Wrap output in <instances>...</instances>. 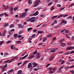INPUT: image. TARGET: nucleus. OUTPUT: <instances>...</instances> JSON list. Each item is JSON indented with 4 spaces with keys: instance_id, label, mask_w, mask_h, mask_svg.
Segmentation results:
<instances>
[{
    "instance_id": "f257e3e1",
    "label": "nucleus",
    "mask_w": 74,
    "mask_h": 74,
    "mask_svg": "<svg viewBox=\"0 0 74 74\" xmlns=\"http://www.w3.org/2000/svg\"><path fill=\"white\" fill-rule=\"evenodd\" d=\"M39 3H40V0H37L35 1L34 3L36 4L33 6V7H36L37 5H39Z\"/></svg>"
},
{
    "instance_id": "f03ea898",
    "label": "nucleus",
    "mask_w": 74,
    "mask_h": 74,
    "mask_svg": "<svg viewBox=\"0 0 74 74\" xmlns=\"http://www.w3.org/2000/svg\"><path fill=\"white\" fill-rule=\"evenodd\" d=\"M27 14V13L26 12H23L22 15H21L19 17V18H23V17H25V15H26Z\"/></svg>"
},
{
    "instance_id": "7ed1b4c3",
    "label": "nucleus",
    "mask_w": 74,
    "mask_h": 74,
    "mask_svg": "<svg viewBox=\"0 0 74 74\" xmlns=\"http://www.w3.org/2000/svg\"><path fill=\"white\" fill-rule=\"evenodd\" d=\"M36 19V17H31L30 19H29L28 20H27V22H29L30 21H31L32 20H33V19Z\"/></svg>"
},
{
    "instance_id": "20e7f679",
    "label": "nucleus",
    "mask_w": 74,
    "mask_h": 74,
    "mask_svg": "<svg viewBox=\"0 0 74 74\" xmlns=\"http://www.w3.org/2000/svg\"><path fill=\"white\" fill-rule=\"evenodd\" d=\"M36 59H38L40 57V53H38L36 55Z\"/></svg>"
},
{
    "instance_id": "39448f33",
    "label": "nucleus",
    "mask_w": 74,
    "mask_h": 74,
    "mask_svg": "<svg viewBox=\"0 0 74 74\" xmlns=\"http://www.w3.org/2000/svg\"><path fill=\"white\" fill-rule=\"evenodd\" d=\"M58 48H55L53 49V50H51L50 51V52H52V53H53V52H55V51H56V50H58Z\"/></svg>"
},
{
    "instance_id": "423d86ee",
    "label": "nucleus",
    "mask_w": 74,
    "mask_h": 74,
    "mask_svg": "<svg viewBox=\"0 0 74 74\" xmlns=\"http://www.w3.org/2000/svg\"><path fill=\"white\" fill-rule=\"evenodd\" d=\"M67 21H65L64 20H63L62 22L60 24H63V23H64V24H67Z\"/></svg>"
},
{
    "instance_id": "0eeeda50",
    "label": "nucleus",
    "mask_w": 74,
    "mask_h": 74,
    "mask_svg": "<svg viewBox=\"0 0 74 74\" xmlns=\"http://www.w3.org/2000/svg\"><path fill=\"white\" fill-rule=\"evenodd\" d=\"M32 63H30L28 65L27 67L28 69H30V68H31L32 67Z\"/></svg>"
},
{
    "instance_id": "6e6552de",
    "label": "nucleus",
    "mask_w": 74,
    "mask_h": 74,
    "mask_svg": "<svg viewBox=\"0 0 74 74\" xmlns=\"http://www.w3.org/2000/svg\"><path fill=\"white\" fill-rule=\"evenodd\" d=\"M64 67V66H63V65L59 69V72H57V73H62V72H60L61 71V70L63 69Z\"/></svg>"
},
{
    "instance_id": "1a4fd4ad",
    "label": "nucleus",
    "mask_w": 74,
    "mask_h": 74,
    "mask_svg": "<svg viewBox=\"0 0 74 74\" xmlns=\"http://www.w3.org/2000/svg\"><path fill=\"white\" fill-rule=\"evenodd\" d=\"M32 65H34L33 67H36L38 65V64H36V62H33L32 63Z\"/></svg>"
},
{
    "instance_id": "9d476101",
    "label": "nucleus",
    "mask_w": 74,
    "mask_h": 74,
    "mask_svg": "<svg viewBox=\"0 0 74 74\" xmlns=\"http://www.w3.org/2000/svg\"><path fill=\"white\" fill-rule=\"evenodd\" d=\"M61 46L62 47H65V46H66V44L65 43H62L61 44Z\"/></svg>"
},
{
    "instance_id": "9b49d317",
    "label": "nucleus",
    "mask_w": 74,
    "mask_h": 74,
    "mask_svg": "<svg viewBox=\"0 0 74 74\" xmlns=\"http://www.w3.org/2000/svg\"><path fill=\"white\" fill-rule=\"evenodd\" d=\"M7 67V64H6L5 66H4L3 68L2 69V70H4L5 68H6V67Z\"/></svg>"
},
{
    "instance_id": "f8f14e48",
    "label": "nucleus",
    "mask_w": 74,
    "mask_h": 74,
    "mask_svg": "<svg viewBox=\"0 0 74 74\" xmlns=\"http://www.w3.org/2000/svg\"><path fill=\"white\" fill-rule=\"evenodd\" d=\"M18 27L19 28H23V27L21 24H20L18 25Z\"/></svg>"
},
{
    "instance_id": "ddd939ff",
    "label": "nucleus",
    "mask_w": 74,
    "mask_h": 74,
    "mask_svg": "<svg viewBox=\"0 0 74 74\" xmlns=\"http://www.w3.org/2000/svg\"><path fill=\"white\" fill-rule=\"evenodd\" d=\"M38 34H42V33H43L44 32L43 31H38Z\"/></svg>"
},
{
    "instance_id": "4468645a",
    "label": "nucleus",
    "mask_w": 74,
    "mask_h": 74,
    "mask_svg": "<svg viewBox=\"0 0 74 74\" xmlns=\"http://www.w3.org/2000/svg\"><path fill=\"white\" fill-rule=\"evenodd\" d=\"M22 73V71L21 70H20L18 71L17 74H22L21 73Z\"/></svg>"
},
{
    "instance_id": "2eb2a0df",
    "label": "nucleus",
    "mask_w": 74,
    "mask_h": 74,
    "mask_svg": "<svg viewBox=\"0 0 74 74\" xmlns=\"http://www.w3.org/2000/svg\"><path fill=\"white\" fill-rule=\"evenodd\" d=\"M38 11H36L35 13L34 14V16H36L38 15Z\"/></svg>"
},
{
    "instance_id": "dca6fc26",
    "label": "nucleus",
    "mask_w": 74,
    "mask_h": 74,
    "mask_svg": "<svg viewBox=\"0 0 74 74\" xmlns=\"http://www.w3.org/2000/svg\"><path fill=\"white\" fill-rule=\"evenodd\" d=\"M66 51H69V50H71V49H72L71 48V47H69L67 48L66 49Z\"/></svg>"
},
{
    "instance_id": "f3484780",
    "label": "nucleus",
    "mask_w": 74,
    "mask_h": 74,
    "mask_svg": "<svg viewBox=\"0 0 74 74\" xmlns=\"http://www.w3.org/2000/svg\"><path fill=\"white\" fill-rule=\"evenodd\" d=\"M14 27V24H11L9 26L10 28H12Z\"/></svg>"
},
{
    "instance_id": "a211bd4d",
    "label": "nucleus",
    "mask_w": 74,
    "mask_h": 74,
    "mask_svg": "<svg viewBox=\"0 0 74 74\" xmlns=\"http://www.w3.org/2000/svg\"><path fill=\"white\" fill-rule=\"evenodd\" d=\"M27 56H28V54H27L22 58L21 59L22 60H23V59H25V58H26V57H27Z\"/></svg>"
},
{
    "instance_id": "6ab92c4d",
    "label": "nucleus",
    "mask_w": 74,
    "mask_h": 74,
    "mask_svg": "<svg viewBox=\"0 0 74 74\" xmlns=\"http://www.w3.org/2000/svg\"><path fill=\"white\" fill-rule=\"evenodd\" d=\"M6 33H7V30L5 29L4 30V33L3 34V37H4V36H5V34Z\"/></svg>"
},
{
    "instance_id": "aec40b11",
    "label": "nucleus",
    "mask_w": 74,
    "mask_h": 74,
    "mask_svg": "<svg viewBox=\"0 0 74 74\" xmlns=\"http://www.w3.org/2000/svg\"><path fill=\"white\" fill-rule=\"evenodd\" d=\"M70 69V67L67 66L65 68V70H68V69Z\"/></svg>"
},
{
    "instance_id": "412c9836",
    "label": "nucleus",
    "mask_w": 74,
    "mask_h": 74,
    "mask_svg": "<svg viewBox=\"0 0 74 74\" xmlns=\"http://www.w3.org/2000/svg\"><path fill=\"white\" fill-rule=\"evenodd\" d=\"M5 14H6V13L5 12L1 14L0 15V17H1V16H3Z\"/></svg>"
},
{
    "instance_id": "4be33fe9",
    "label": "nucleus",
    "mask_w": 74,
    "mask_h": 74,
    "mask_svg": "<svg viewBox=\"0 0 74 74\" xmlns=\"http://www.w3.org/2000/svg\"><path fill=\"white\" fill-rule=\"evenodd\" d=\"M57 16H54L51 17V19H53L54 18H57Z\"/></svg>"
},
{
    "instance_id": "5701e85b",
    "label": "nucleus",
    "mask_w": 74,
    "mask_h": 74,
    "mask_svg": "<svg viewBox=\"0 0 74 74\" xmlns=\"http://www.w3.org/2000/svg\"><path fill=\"white\" fill-rule=\"evenodd\" d=\"M3 26L4 27H6V26H8V23L5 24Z\"/></svg>"
},
{
    "instance_id": "b1692460",
    "label": "nucleus",
    "mask_w": 74,
    "mask_h": 74,
    "mask_svg": "<svg viewBox=\"0 0 74 74\" xmlns=\"http://www.w3.org/2000/svg\"><path fill=\"white\" fill-rule=\"evenodd\" d=\"M32 29H33V28H32V27L29 28L27 29V31L28 32H29V31L30 30H32Z\"/></svg>"
},
{
    "instance_id": "393cba45",
    "label": "nucleus",
    "mask_w": 74,
    "mask_h": 74,
    "mask_svg": "<svg viewBox=\"0 0 74 74\" xmlns=\"http://www.w3.org/2000/svg\"><path fill=\"white\" fill-rule=\"evenodd\" d=\"M73 5H74V3H73L72 4H71L69 7V8H70V7H72V6H73Z\"/></svg>"
},
{
    "instance_id": "a878e982",
    "label": "nucleus",
    "mask_w": 74,
    "mask_h": 74,
    "mask_svg": "<svg viewBox=\"0 0 74 74\" xmlns=\"http://www.w3.org/2000/svg\"><path fill=\"white\" fill-rule=\"evenodd\" d=\"M17 58H18V57H17V56H15L12 58V60H14V59H17Z\"/></svg>"
},
{
    "instance_id": "bb28decb",
    "label": "nucleus",
    "mask_w": 74,
    "mask_h": 74,
    "mask_svg": "<svg viewBox=\"0 0 74 74\" xmlns=\"http://www.w3.org/2000/svg\"><path fill=\"white\" fill-rule=\"evenodd\" d=\"M65 32L66 33H69V32H70V31H69V30H67L65 31Z\"/></svg>"
},
{
    "instance_id": "cd10ccee",
    "label": "nucleus",
    "mask_w": 74,
    "mask_h": 74,
    "mask_svg": "<svg viewBox=\"0 0 74 74\" xmlns=\"http://www.w3.org/2000/svg\"><path fill=\"white\" fill-rule=\"evenodd\" d=\"M22 33H23V31L22 30H21L20 31V32H19L18 34H22Z\"/></svg>"
},
{
    "instance_id": "c85d7f7f",
    "label": "nucleus",
    "mask_w": 74,
    "mask_h": 74,
    "mask_svg": "<svg viewBox=\"0 0 74 74\" xmlns=\"http://www.w3.org/2000/svg\"><path fill=\"white\" fill-rule=\"evenodd\" d=\"M4 42L3 41H2L1 42H0V45H2V44H3V43H4Z\"/></svg>"
},
{
    "instance_id": "c756f323",
    "label": "nucleus",
    "mask_w": 74,
    "mask_h": 74,
    "mask_svg": "<svg viewBox=\"0 0 74 74\" xmlns=\"http://www.w3.org/2000/svg\"><path fill=\"white\" fill-rule=\"evenodd\" d=\"M13 9H14V8H12L10 10V12H12V11H13Z\"/></svg>"
},
{
    "instance_id": "7c9ffc66",
    "label": "nucleus",
    "mask_w": 74,
    "mask_h": 74,
    "mask_svg": "<svg viewBox=\"0 0 74 74\" xmlns=\"http://www.w3.org/2000/svg\"><path fill=\"white\" fill-rule=\"evenodd\" d=\"M17 36H18V34H14V37L15 38V37Z\"/></svg>"
},
{
    "instance_id": "2f4dec72",
    "label": "nucleus",
    "mask_w": 74,
    "mask_h": 74,
    "mask_svg": "<svg viewBox=\"0 0 74 74\" xmlns=\"http://www.w3.org/2000/svg\"><path fill=\"white\" fill-rule=\"evenodd\" d=\"M48 70H49L51 71V70H53V68H52L50 67L49 68H48Z\"/></svg>"
},
{
    "instance_id": "473e14b6",
    "label": "nucleus",
    "mask_w": 74,
    "mask_h": 74,
    "mask_svg": "<svg viewBox=\"0 0 74 74\" xmlns=\"http://www.w3.org/2000/svg\"><path fill=\"white\" fill-rule=\"evenodd\" d=\"M58 28L59 27L57 26H55L53 27V29H58Z\"/></svg>"
},
{
    "instance_id": "72a5a7b5",
    "label": "nucleus",
    "mask_w": 74,
    "mask_h": 74,
    "mask_svg": "<svg viewBox=\"0 0 74 74\" xmlns=\"http://www.w3.org/2000/svg\"><path fill=\"white\" fill-rule=\"evenodd\" d=\"M54 58H55V57H52L51 58L49 59L50 61L52 60V59H54Z\"/></svg>"
},
{
    "instance_id": "f704fd0d",
    "label": "nucleus",
    "mask_w": 74,
    "mask_h": 74,
    "mask_svg": "<svg viewBox=\"0 0 74 74\" xmlns=\"http://www.w3.org/2000/svg\"><path fill=\"white\" fill-rule=\"evenodd\" d=\"M18 8H14L13 10L14 11H16V10H18Z\"/></svg>"
},
{
    "instance_id": "c9c22d12",
    "label": "nucleus",
    "mask_w": 74,
    "mask_h": 74,
    "mask_svg": "<svg viewBox=\"0 0 74 74\" xmlns=\"http://www.w3.org/2000/svg\"><path fill=\"white\" fill-rule=\"evenodd\" d=\"M65 30H66V29H62L60 31V33H63V32H64L65 31Z\"/></svg>"
},
{
    "instance_id": "e433bc0d",
    "label": "nucleus",
    "mask_w": 74,
    "mask_h": 74,
    "mask_svg": "<svg viewBox=\"0 0 74 74\" xmlns=\"http://www.w3.org/2000/svg\"><path fill=\"white\" fill-rule=\"evenodd\" d=\"M36 21V19H35L34 20H31V22H34L35 21Z\"/></svg>"
},
{
    "instance_id": "4c0bfd02",
    "label": "nucleus",
    "mask_w": 74,
    "mask_h": 74,
    "mask_svg": "<svg viewBox=\"0 0 74 74\" xmlns=\"http://www.w3.org/2000/svg\"><path fill=\"white\" fill-rule=\"evenodd\" d=\"M54 10V7L52 6L50 10Z\"/></svg>"
},
{
    "instance_id": "58836bf2",
    "label": "nucleus",
    "mask_w": 74,
    "mask_h": 74,
    "mask_svg": "<svg viewBox=\"0 0 74 74\" xmlns=\"http://www.w3.org/2000/svg\"><path fill=\"white\" fill-rule=\"evenodd\" d=\"M54 73V71H51L49 72V73H50V74H52V73Z\"/></svg>"
},
{
    "instance_id": "ea45409f",
    "label": "nucleus",
    "mask_w": 74,
    "mask_h": 74,
    "mask_svg": "<svg viewBox=\"0 0 74 74\" xmlns=\"http://www.w3.org/2000/svg\"><path fill=\"white\" fill-rule=\"evenodd\" d=\"M69 18H71V19H72V18H71V16H69L67 18H66V19H69Z\"/></svg>"
},
{
    "instance_id": "a19ab883",
    "label": "nucleus",
    "mask_w": 74,
    "mask_h": 74,
    "mask_svg": "<svg viewBox=\"0 0 74 74\" xmlns=\"http://www.w3.org/2000/svg\"><path fill=\"white\" fill-rule=\"evenodd\" d=\"M21 42V41H17L16 42V43L17 44H20Z\"/></svg>"
},
{
    "instance_id": "79ce46f5",
    "label": "nucleus",
    "mask_w": 74,
    "mask_h": 74,
    "mask_svg": "<svg viewBox=\"0 0 74 74\" xmlns=\"http://www.w3.org/2000/svg\"><path fill=\"white\" fill-rule=\"evenodd\" d=\"M37 53V51H34L33 53V55H36Z\"/></svg>"
},
{
    "instance_id": "37998d69",
    "label": "nucleus",
    "mask_w": 74,
    "mask_h": 74,
    "mask_svg": "<svg viewBox=\"0 0 74 74\" xmlns=\"http://www.w3.org/2000/svg\"><path fill=\"white\" fill-rule=\"evenodd\" d=\"M65 8V7H63V8H62L60 9V11H62L63 10H64Z\"/></svg>"
},
{
    "instance_id": "c03bdc74",
    "label": "nucleus",
    "mask_w": 74,
    "mask_h": 74,
    "mask_svg": "<svg viewBox=\"0 0 74 74\" xmlns=\"http://www.w3.org/2000/svg\"><path fill=\"white\" fill-rule=\"evenodd\" d=\"M14 47V45H12L11 46V49H13V47Z\"/></svg>"
},
{
    "instance_id": "a18cd8bd",
    "label": "nucleus",
    "mask_w": 74,
    "mask_h": 74,
    "mask_svg": "<svg viewBox=\"0 0 74 74\" xmlns=\"http://www.w3.org/2000/svg\"><path fill=\"white\" fill-rule=\"evenodd\" d=\"M73 61H74V59H72L69 60V62H73Z\"/></svg>"
},
{
    "instance_id": "49530a36",
    "label": "nucleus",
    "mask_w": 74,
    "mask_h": 74,
    "mask_svg": "<svg viewBox=\"0 0 74 74\" xmlns=\"http://www.w3.org/2000/svg\"><path fill=\"white\" fill-rule=\"evenodd\" d=\"M64 63V60H63L61 63V64H63Z\"/></svg>"
},
{
    "instance_id": "de8ad7c7",
    "label": "nucleus",
    "mask_w": 74,
    "mask_h": 74,
    "mask_svg": "<svg viewBox=\"0 0 74 74\" xmlns=\"http://www.w3.org/2000/svg\"><path fill=\"white\" fill-rule=\"evenodd\" d=\"M22 35H20L19 36H17V38H18V37L19 38H21V37H22Z\"/></svg>"
},
{
    "instance_id": "09e8293b",
    "label": "nucleus",
    "mask_w": 74,
    "mask_h": 74,
    "mask_svg": "<svg viewBox=\"0 0 74 74\" xmlns=\"http://www.w3.org/2000/svg\"><path fill=\"white\" fill-rule=\"evenodd\" d=\"M46 40H47V38H44L43 40V42H45Z\"/></svg>"
},
{
    "instance_id": "8fccbe9b",
    "label": "nucleus",
    "mask_w": 74,
    "mask_h": 74,
    "mask_svg": "<svg viewBox=\"0 0 74 74\" xmlns=\"http://www.w3.org/2000/svg\"><path fill=\"white\" fill-rule=\"evenodd\" d=\"M68 15H69V14H65L64 16V17H65L66 16H68Z\"/></svg>"
},
{
    "instance_id": "3c124183",
    "label": "nucleus",
    "mask_w": 74,
    "mask_h": 74,
    "mask_svg": "<svg viewBox=\"0 0 74 74\" xmlns=\"http://www.w3.org/2000/svg\"><path fill=\"white\" fill-rule=\"evenodd\" d=\"M52 4V2H50V3H49L48 5V6H50V5H51Z\"/></svg>"
},
{
    "instance_id": "603ef678",
    "label": "nucleus",
    "mask_w": 74,
    "mask_h": 74,
    "mask_svg": "<svg viewBox=\"0 0 74 74\" xmlns=\"http://www.w3.org/2000/svg\"><path fill=\"white\" fill-rule=\"evenodd\" d=\"M8 7H9L8 6H7V7H5L4 8L5 9V10H6V9H7L8 8Z\"/></svg>"
},
{
    "instance_id": "864d4df0",
    "label": "nucleus",
    "mask_w": 74,
    "mask_h": 74,
    "mask_svg": "<svg viewBox=\"0 0 74 74\" xmlns=\"http://www.w3.org/2000/svg\"><path fill=\"white\" fill-rule=\"evenodd\" d=\"M70 73H72V74H73L74 73V70H72L70 71Z\"/></svg>"
},
{
    "instance_id": "5fc2aeb1",
    "label": "nucleus",
    "mask_w": 74,
    "mask_h": 74,
    "mask_svg": "<svg viewBox=\"0 0 74 74\" xmlns=\"http://www.w3.org/2000/svg\"><path fill=\"white\" fill-rule=\"evenodd\" d=\"M29 10L28 9H26L25 10V12H27V11Z\"/></svg>"
},
{
    "instance_id": "6e6d98bb",
    "label": "nucleus",
    "mask_w": 74,
    "mask_h": 74,
    "mask_svg": "<svg viewBox=\"0 0 74 74\" xmlns=\"http://www.w3.org/2000/svg\"><path fill=\"white\" fill-rule=\"evenodd\" d=\"M5 14V16H8V14H7V13Z\"/></svg>"
},
{
    "instance_id": "4d7b16f0",
    "label": "nucleus",
    "mask_w": 74,
    "mask_h": 74,
    "mask_svg": "<svg viewBox=\"0 0 74 74\" xmlns=\"http://www.w3.org/2000/svg\"><path fill=\"white\" fill-rule=\"evenodd\" d=\"M36 36V34H34L33 35H32V36H31L32 38H33V37H34V36Z\"/></svg>"
},
{
    "instance_id": "13d9d810",
    "label": "nucleus",
    "mask_w": 74,
    "mask_h": 74,
    "mask_svg": "<svg viewBox=\"0 0 74 74\" xmlns=\"http://www.w3.org/2000/svg\"><path fill=\"white\" fill-rule=\"evenodd\" d=\"M10 42H11V41H8L6 43V44H9V43H10Z\"/></svg>"
},
{
    "instance_id": "bf43d9fd",
    "label": "nucleus",
    "mask_w": 74,
    "mask_h": 74,
    "mask_svg": "<svg viewBox=\"0 0 74 74\" xmlns=\"http://www.w3.org/2000/svg\"><path fill=\"white\" fill-rule=\"evenodd\" d=\"M57 7H61V5L59 4H58L57 5Z\"/></svg>"
},
{
    "instance_id": "052dcab7",
    "label": "nucleus",
    "mask_w": 74,
    "mask_h": 74,
    "mask_svg": "<svg viewBox=\"0 0 74 74\" xmlns=\"http://www.w3.org/2000/svg\"><path fill=\"white\" fill-rule=\"evenodd\" d=\"M57 23V21H56V20H55L54 23L55 24H56Z\"/></svg>"
},
{
    "instance_id": "680f3d73",
    "label": "nucleus",
    "mask_w": 74,
    "mask_h": 74,
    "mask_svg": "<svg viewBox=\"0 0 74 74\" xmlns=\"http://www.w3.org/2000/svg\"><path fill=\"white\" fill-rule=\"evenodd\" d=\"M48 37H52V34H50L48 36Z\"/></svg>"
},
{
    "instance_id": "e2e57ef3",
    "label": "nucleus",
    "mask_w": 74,
    "mask_h": 74,
    "mask_svg": "<svg viewBox=\"0 0 74 74\" xmlns=\"http://www.w3.org/2000/svg\"><path fill=\"white\" fill-rule=\"evenodd\" d=\"M5 55L4 56H6V55H9V54H8V53H5Z\"/></svg>"
},
{
    "instance_id": "0e129e2a",
    "label": "nucleus",
    "mask_w": 74,
    "mask_h": 74,
    "mask_svg": "<svg viewBox=\"0 0 74 74\" xmlns=\"http://www.w3.org/2000/svg\"><path fill=\"white\" fill-rule=\"evenodd\" d=\"M73 67H74V65H73L69 67L70 69H71V68H73Z\"/></svg>"
},
{
    "instance_id": "69168bd1",
    "label": "nucleus",
    "mask_w": 74,
    "mask_h": 74,
    "mask_svg": "<svg viewBox=\"0 0 74 74\" xmlns=\"http://www.w3.org/2000/svg\"><path fill=\"white\" fill-rule=\"evenodd\" d=\"M13 71H14V69H11L9 71H10V73H12V72Z\"/></svg>"
},
{
    "instance_id": "338daca9",
    "label": "nucleus",
    "mask_w": 74,
    "mask_h": 74,
    "mask_svg": "<svg viewBox=\"0 0 74 74\" xmlns=\"http://www.w3.org/2000/svg\"><path fill=\"white\" fill-rule=\"evenodd\" d=\"M34 55L30 57V58H31L32 59V58H34Z\"/></svg>"
},
{
    "instance_id": "774afa93",
    "label": "nucleus",
    "mask_w": 74,
    "mask_h": 74,
    "mask_svg": "<svg viewBox=\"0 0 74 74\" xmlns=\"http://www.w3.org/2000/svg\"><path fill=\"white\" fill-rule=\"evenodd\" d=\"M38 69H36V68H35L34 69V71H38Z\"/></svg>"
}]
</instances>
